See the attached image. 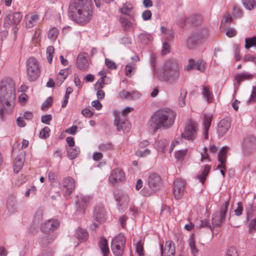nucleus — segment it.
I'll use <instances>...</instances> for the list:
<instances>
[{
  "mask_svg": "<svg viewBox=\"0 0 256 256\" xmlns=\"http://www.w3.org/2000/svg\"><path fill=\"white\" fill-rule=\"evenodd\" d=\"M68 15L74 22L84 26L92 19V10L90 5L84 0H74L69 4Z\"/></svg>",
  "mask_w": 256,
  "mask_h": 256,
  "instance_id": "obj_1",
  "label": "nucleus"
},
{
  "mask_svg": "<svg viewBox=\"0 0 256 256\" xmlns=\"http://www.w3.org/2000/svg\"><path fill=\"white\" fill-rule=\"evenodd\" d=\"M176 114L168 108L160 109L156 112L148 122L149 130L156 132L160 128H167L174 124Z\"/></svg>",
  "mask_w": 256,
  "mask_h": 256,
  "instance_id": "obj_2",
  "label": "nucleus"
},
{
  "mask_svg": "<svg viewBox=\"0 0 256 256\" xmlns=\"http://www.w3.org/2000/svg\"><path fill=\"white\" fill-rule=\"evenodd\" d=\"M15 99V86L10 80H4L0 82V103L2 105L0 109V117L4 118L5 112H10L14 104Z\"/></svg>",
  "mask_w": 256,
  "mask_h": 256,
  "instance_id": "obj_3",
  "label": "nucleus"
},
{
  "mask_svg": "<svg viewBox=\"0 0 256 256\" xmlns=\"http://www.w3.org/2000/svg\"><path fill=\"white\" fill-rule=\"evenodd\" d=\"M179 66L176 60H169L164 62L163 69L158 72V77L161 81L172 82L179 77Z\"/></svg>",
  "mask_w": 256,
  "mask_h": 256,
  "instance_id": "obj_4",
  "label": "nucleus"
},
{
  "mask_svg": "<svg viewBox=\"0 0 256 256\" xmlns=\"http://www.w3.org/2000/svg\"><path fill=\"white\" fill-rule=\"evenodd\" d=\"M26 72L28 80L31 82L36 80L40 76V69L38 60L30 57L26 62Z\"/></svg>",
  "mask_w": 256,
  "mask_h": 256,
  "instance_id": "obj_5",
  "label": "nucleus"
},
{
  "mask_svg": "<svg viewBox=\"0 0 256 256\" xmlns=\"http://www.w3.org/2000/svg\"><path fill=\"white\" fill-rule=\"evenodd\" d=\"M198 130V124L193 120H189L185 125L184 132L182 133L181 136L188 140H194Z\"/></svg>",
  "mask_w": 256,
  "mask_h": 256,
  "instance_id": "obj_6",
  "label": "nucleus"
},
{
  "mask_svg": "<svg viewBox=\"0 0 256 256\" xmlns=\"http://www.w3.org/2000/svg\"><path fill=\"white\" fill-rule=\"evenodd\" d=\"M126 238L124 236L119 234L112 241L111 248L113 254L116 256H121L124 253Z\"/></svg>",
  "mask_w": 256,
  "mask_h": 256,
  "instance_id": "obj_7",
  "label": "nucleus"
},
{
  "mask_svg": "<svg viewBox=\"0 0 256 256\" xmlns=\"http://www.w3.org/2000/svg\"><path fill=\"white\" fill-rule=\"evenodd\" d=\"M186 187V181L181 177L176 178L173 182V194L176 200L181 199Z\"/></svg>",
  "mask_w": 256,
  "mask_h": 256,
  "instance_id": "obj_8",
  "label": "nucleus"
},
{
  "mask_svg": "<svg viewBox=\"0 0 256 256\" xmlns=\"http://www.w3.org/2000/svg\"><path fill=\"white\" fill-rule=\"evenodd\" d=\"M228 203L226 202L222 207L220 212H216L212 216L213 228L220 226L225 219V216L228 210Z\"/></svg>",
  "mask_w": 256,
  "mask_h": 256,
  "instance_id": "obj_9",
  "label": "nucleus"
},
{
  "mask_svg": "<svg viewBox=\"0 0 256 256\" xmlns=\"http://www.w3.org/2000/svg\"><path fill=\"white\" fill-rule=\"evenodd\" d=\"M64 192V196L68 199L75 187V181L72 177H66L62 182Z\"/></svg>",
  "mask_w": 256,
  "mask_h": 256,
  "instance_id": "obj_10",
  "label": "nucleus"
},
{
  "mask_svg": "<svg viewBox=\"0 0 256 256\" xmlns=\"http://www.w3.org/2000/svg\"><path fill=\"white\" fill-rule=\"evenodd\" d=\"M114 124L118 132H128L130 130V124L126 120V118H121L119 115L116 116Z\"/></svg>",
  "mask_w": 256,
  "mask_h": 256,
  "instance_id": "obj_11",
  "label": "nucleus"
},
{
  "mask_svg": "<svg viewBox=\"0 0 256 256\" xmlns=\"http://www.w3.org/2000/svg\"><path fill=\"white\" fill-rule=\"evenodd\" d=\"M76 64L78 68L80 70H87L89 66L88 54L85 52L80 54L77 58Z\"/></svg>",
  "mask_w": 256,
  "mask_h": 256,
  "instance_id": "obj_12",
  "label": "nucleus"
},
{
  "mask_svg": "<svg viewBox=\"0 0 256 256\" xmlns=\"http://www.w3.org/2000/svg\"><path fill=\"white\" fill-rule=\"evenodd\" d=\"M230 127V122L228 118L222 120L218 123L217 132L219 137L225 134Z\"/></svg>",
  "mask_w": 256,
  "mask_h": 256,
  "instance_id": "obj_13",
  "label": "nucleus"
},
{
  "mask_svg": "<svg viewBox=\"0 0 256 256\" xmlns=\"http://www.w3.org/2000/svg\"><path fill=\"white\" fill-rule=\"evenodd\" d=\"M160 250L162 256H174L175 254V246L172 240L166 242L164 250L161 244Z\"/></svg>",
  "mask_w": 256,
  "mask_h": 256,
  "instance_id": "obj_14",
  "label": "nucleus"
},
{
  "mask_svg": "<svg viewBox=\"0 0 256 256\" xmlns=\"http://www.w3.org/2000/svg\"><path fill=\"white\" fill-rule=\"evenodd\" d=\"M60 222L56 220H49L42 224L41 230L44 232H49L54 230L58 227Z\"/></svg>",
  "mask_w": 256,
  "mask_h": 256,
  "instance_id": "obj_15",
  "label": "nucleus"
},
{
  "mask_svg": "<svg viewBox=\"0 0 256 256\" xmlns=\"http://www.w3.org/2000/svg\"><path fill=\"white\" fill-rule=\"evenodd\" d=\"M203 38L202 34L198 32L190 35L186 40V46L190 48H194Z\"/></svg>",
  "mask_w": 256,
  "mask_h": 256,
  "instance_id": "obj_16",
  "label": "nucleus"
},
{
  "mask_svg": "<svg viewBox=\"0 0 256 256\" xmlns=\"http://www.w3.org/2000/svg\"><path fill=\"white\" fill-rule=\"evenodd\" d=\"M212 116L211 114H204L202 120L203 122V134L205 139L208 138V132L210 126Z\"/></svg>",
  "mask_w": 256,
  "mask_h": 256,
  "instance_id": "obj_17",
  "label": "nucleus"
},
{
  "mask_svg": "<svg viewBox=\"0 0 256 256\" xmlns=\"http://www.w3.org/2000/svg\"><path fill=\"white\" fill-rule=\"evenodd\" d=\"M244 211L246 215V222H248L252 218L256 212V206L253 203L249 202L244 205Z\"/></svg>",
  "mask_w": 256,
  "mask_h": 256,
  "instance_id": "obj_18",
  "label": "nucleus"
},
{
  "mask_svg": "<svg viewBox=\"0 0 256 256\" xmlns=\"http://www.w3.org/2000/svg\"><path fill=\"white\" fill-rule=\"evenodd\" d=\"M94 216L96 221L100 222H104L106 220L105 209L103 207L96 208Z\"/></svg>",
  "mask_w": 256,
  "mask_h": 256,
  "instance_id": "obj_19",
  "label": "nucleus"
},
{
  "mask_svg": "<svg viewBox=\"0 0 256 256\" xmlns=\"http://www.w3.org/2000/svg\"><path fill=\"white\" fill-rule=\"evenodd\" d=\"M24 162V157L23 154L18 156L14 161V171L16 174L18 173L22 168Z\"/></svg>",
  "mask_w": 256,
  "mask_h": 256,
  "instance_id": "obj_20",
  "label": "nucleus"
},
{
  "mask_svg": "<svg viewBox=\"0 0 256 256\" xmlns=\"http://www.w3.org/2000/svg\"><path fill=\"white\" fill-rule=\"evenodd\" d=\"M39 16L37 14H32V15H27L25 17L26 24V27L31 28L36 25L38 22Z\"/></svg>",
  "mask_w": 256,
  "mask_h": 256,
  "instance_id": "obj_21",
  "label": "nucleus"
},
{
  "mask_svg": "<svg viewBox=\"0 0 256 256\" xmlns=\"http://www.w3.org/2000/svg\"><path fill=\"white\" fill-rule=\"evenodd\" d=\"M228 149V146H223L218 153V160L219 162V164H218V166L219 168L222 167L224 164H226V152Z\"/></svg>",
  "mask_w": 256,
  "mask_h": 256,
  "instance_id": "obj_22",
  "label": "nucleus"
},
{
  "mask_svg": "<svg viewBox=\"0 0 256 256\" xmlns=\"http://www.w3.org/2000/svg\"><path fill=\"white\" fill-rule=\"evenodd\" d=\"M91 198L88 196H80L76 204L80 210H84L89 204Z\"/></svg>",
  "mask_w": 256,
  "mask_h": 256,
  "instance_id": "obj_23",
  "label": "nucleus"
},
{
  "mask_svg": "<svg viewBox=\"0 0 256 256\" xmlns=\"http://www.w3.org/2000/svg\"><path fill=\"white\" fill-rule=\"evenodd\" d=\"M133 6L130 2H126L123 4L122 6L119 9V11L123 14L129 16L133 19V16L130 14V12L133 10Z\"/></svg>",
  "mask_w": 256,
  "mask_h": 256,
  "instance_id": "obj_24",
  "label": "nucleus"
},
{
  "mask_svg": "<svg viewBox=\"0 0 256 256\" xmlns=\"http://www.w3.org/2000/svg\"><path fill=\"white\" fill-rule=\"evenodd\" d=\"M116 200L118 202L120 206L126 207L129 201V198L127 194H122L120 196H116Z\"/></svg>",
  "mask_w": 256,
  "mask_h": 256,
  "instance_id": "obj_25",
  "label": "nucleus"
},
{
  "mask_svg": "<svg viewBox=\"0 0 256 256\" xmlns=\"http://www.w3.org/2000/svg\"><path fill=\"white\" fill-rule=\"evenodd\" d=\"M136 92H127L122 90L120 92L118 96L122 98L132 100L136 97Z\"/></svg>",
  "mask_w": 256,
  "mask_h": 256,
  "instance_id": "obj_26",
  "label": "nucleus"
},
{
  "mask_svg": "<svg viewBox=\"0 0 256 256\" xmlns=\"http://www.w3.org/2000/svg\"><path fill=\"white\" fill-rule=\"evenodd\" d=\"M99 247L103 254V256H107L109 253V248L108 241L106 239L102 238L99 242Z\"/></svg>",
  "mask_w": 256,
  "mask_h": 256,
  "instance_id": "obj_27",
  "label": "nucleus"
},
{
  "mask_svg": "<svg viewBox=\"0 0 256 256\" xmlns=\"http://www.w3.org/2000/svg\"><path fill=\"white\" fill-rule=\"evenodd\" d=\"M88 236V233L85 230L81 228L76 230V236L80 242H84L87 240Z\"/></svg>",
  "mask_w": 256,
  "mask_h": 256,
  "instance_id": "obj_28",
  "label": "nucleus"
},
{
  "mask_svg": "<svg viewBox=\"0 0 256 256\" xmlns=\"http://www.w3.org/2000/svg\"><path fill=\"white\" fill-rule=\"evenodd\" d=\"M58 34L59 32L56 28L54 27L52 28L48 32V38L50 40L54 42L57 38Z\"/></svg>",
  "mask_w": 256,
  "mask_h": 256,
  "instance_id": "obj_29",
  "label": "nucleus"
},
{
  "mask_svg": "<svg viewBox=\"0 0 256 256\" xmlns=\"http://www.w3.org/2000/svg\"><path fill=\"white\" fill-rule=\"evenodd\" d=\"M7 208L10 212H14L16 208V198L11 197L8 198L7 202Z\"/></svg>",
  "mask_w": 256,
  "mask_h": 256,
  "instance_id": "obj_30",
  "label": "nucleus"
},
{
  "mask_svg": "<svg viewBox=\"0 0 256 256\" xmlns=\"http://www.w3.org/2000/svg\"><path fill=\"white\" fill-rule=\"evenodd\" d=\"M80 153V149L78 148H74L70 147L68 149V158L71 159H74Z\"/></svg>",
  "mask_w": 256,
  "mask_h": 256,
  "instance_id": "obj_31",
  "label": "nucleus"
},
{
  "mask_svg": "<svg viewBox=\"0 0 256 256\" xmlns=\"http://www.w3.org/2000/svg\"><path fill=\"white\" fill-rule=\"evenodd\" d=\"M202 94L203 96L206 100L208 103H210L212 102V94L210 93L209 88L207 86L202 88Z\"/></svg>",
  "mask_w": 256,
  "mask_h": 256,
  "instance_id": "obj_32",
  "label": "nucleus"
},
{
  "mask_svg": "<svg viewBox=\"0 0 256 256\" xmlns=\"http://www.w3.org/2000/svg\"><path fill=\"white\" fill-rule=\"evenodd\" d=\"M160 180V177H148V186L152 188L158 186Z\"/></svg>",
  "mask_w": 256,
  "mask_h": 256,
  "instance_id": "obj_33",
  "label": "nucleus"
},
{
  "mask_svg": "<svg viewBox=\"0 0 256 256\" xmlns=\"http://www.w3.org/2000/svg\"><path fill=\"white\" fill-rule=\"evenodd\" d=\"M54 49L52 46H48L46 50V55L48 62L49 64H52L54 56Z\"/></svg>",
  "mask_w": 256,
  "mask_h": 256,
  "instance_id": "obj_34",
  "label": "nucleus"
},
{
  "mask_svg": "<svg viewBox=\"0 0 256 256\" xmlns=\"http://www.w3.org/2000/svg\"><path fill=\"white\" fill-rule=\"evenodd\" d=\"M242 4L248 10H251L256 6V1L255 0H242Z\"/></svg>",
  "mask_w": 256,
  "mask_h": 256,
  "instance_id": "obj_35",
  "label": "nucleus"
},
{
  "mask_svg": "<svg viewBox=\"0 0 256 256\" xmlns=\"http://www.w3.org/2000/svg\"><path fill=\"white\" fill-rule=\"evenodd\" d=\"M189 246L192 254L196 256L198 252V250L196 247L195 242L192 235L190 236L189 239Z\"/></svg>",
  "mask_w": 256,
  "mask_h": 256,
  "instance_id": "obj_36",
  "label": "nucleus"
},
{
  "mask_svg": "<svg viewBox=\"0 0 256 256\" xmlns=\"http://www.w3.org/2000/svg\"><path fill=\"white\" fill-rule=\"evenodd\" d=\"M150 153V150L148 148H138L136 152V155L139 157H144L148 156Z\"/></svg>",
  "mask_w": 256,
  "mask_h": 256,
  "instance_id": "obj_37",
  "label": "nucleus"
},
{
  "mask_svg": "<svg viewBox=\"0 0 256 256\" xmlns=\"http://www.w3.org/2000/svg\"><path fill=\"white\" fill-rule=\"evenodd\" d=\"M252 75L248 74H238L236 76L235 78L238 84H240L242 81L244 80H248L252 78Z\"/></svg>",
  "mask_w": 256,
  "mask_h": 256,
  "instance_id": "obj_38",
  "label": "nucleus"
},
{
  "mask_svg": "<svg viewBox=\"0 0 256 256\" xmlns=\"http://www.w3.org/2000/svg\"><path fill=\"white\" fill-rule=\"evenodd\" d=\"M252 46H256V36L250 38H246L245 40L246 48H248Z\"/></svg>",
  "mask_w": 256,
  "mask_h": 256,
  "instance_id": "obj_39",
  "label": "nucleus"
},
{
  "mask_svg": "<svg viewBox=\"0 0 256 256\" xmlns=\"http://www.w3.org/2000/svg\"><path fill=\"white\" fill-rule=\"evenodd\" d=\"M22 14L20 12H16L12 14V24L14 25L18 24L21 20Z\"/></svg>",
  "mask_w": 256,
  "mask_h": 256,
  "instance_id": "obj_40",
  "label": "nucleus"
},
{
  "mask_svg": "<svg viewBox=\"0 0 256 256\" xmlns=\"http://www.w3.org/2000/svg\"><path fill=\"white\" fill-rule=\"evenodd\" d=\"M120 20L122 26L126 29L130 28L132 26V22L124 17L120 16Z\"/></svg>",
  "mask_w": 256,
  "mask_h": 256,
  "instance_id": "obj_41",
  "label": "nucleus"
},
{
  "mask_svg": "<svg viewBox=\"0 0 256 256\" xmlns=\"http://www.w3.org/2000/svg\"><path fill=\"white\" fill-rule=\"evenodd\" d=\"M82 114L86 117L90 118L93 116L94 111L92 108H86L82 110Z\"/></svg>",
  "mask_w": 256,
  "mask_h": 256,
  "instance_id": "obj_42",
  "label": "nucleus"
},
{
  "mask_svg": "<svg viewBox=\"0 0 256 256\" xmlns=\"http://www.w3.org/2000/svg\"><path fill=\"white\" fill-rule=\"evenodd\" d=\"M13 24L11 20L10 14H7L4 18V22L3 26L6 29H8L11 24Z\"/></svg>",
  "mask_w": 256,
  "mask_h": 256,
  "instance_id": "obj_43",
  "label": "nucleus"
},
{
  "mask_svg": "<svg viewBox=\"0 0 256 256\" xmlns=\"http://www.w3.org/2000/svg\"><path fill=\"white\" fill-rule=\"evenodd\" d=\"M187 94V91L186 90H182L180 91V97L179 100V104L180 106L184 107L186 105L185 98Z\"/></svg>",
  "mask_w": 256,
  "mask_h": 256,
  "instance_id": "obj_44",
  "label": "nucleus"
},
{
  "mask_svg": "<svg viewBox=\"0 0 256 256\" xmlns=\"http://www.w3.org/2000/svg\"><path fill=\"white\" fill-rule=\"evenodd\" d=\"M186 154L187 150H178L175 154L176 158L178 160H183Z\"/></svg>",
  "mask_w": 256,
  "mask_h": 256,
  "instance_id": "obj_45",
  "label": "nucleus"
},
{
  "mask_svg": "<svg viewBox=\"0 0 256 256\" xmlns=\"http://www.w3.org/2000/svg\"><path fill=\"white\" fill-rule=\"evenodd\" d=\"M136 68V66L134 64H129L126 66V74L127 76L130 77L132 76V72L133 70Z\"/></svg>",
  "mask_w": 256,
  "mask_h": 256,
  "instance_id": "obj_46",
  "label": "nucleus"
},
{
  "mask_svg": "<svg viewBox=\"0 0 256 256\" xmlns=\"http://www.w3.org/2000/svg\"><path fill=\"white\" fill-rule=\"evenodd\" d=\"M136 252L139 256H142L144 255L143 250V243L142 242L141 240H139L136 244Z\"/></svg>",
  "mask_w": 256,
  "mask_h": 256,
  "instance_id": "obj_47",
  "label": "nucleus"
},
{
  "mask_svg": "<svg viewBox=\"0 0 256 256\" xmlns=\"http://www.w3.org/2000/svg\"><path fill=\"white\" fill-rule=\"evenodd\" d=\"M201 158L200 161L203 162L204 160H206L208 162H210V159L208 156V154L207 153V148L204 146L203 148V150L202 152L200 154Z\"/></svg>",
  "mask_w": 256,
  "mask_h": 256,
  "instance_id": "obj_48",
  "label": "nucleus"
},
{
  "mask_svg": "<svg viewBox=\"0 0 256 256\" xmlns=\"http://www.w3.org/2000/svg\"><path fill=\"white\" fill-rule=\"evenodd\" d=\"M52 102V98L51 96L48 97L46 100L42 103V108L45 110L50 108Z\"/></svg>",
  "mask_w": 256,
  "mask_h": 256,
  "instance_id": "obj_49",
  "label": "nucleus"
},
{
  "mask_svg": "<svg viewBox=\"0 0 256 256\" xmlns=\"http://www.w3.org/2000/svg\"><path fill=\"white\" fill-rule=\"evenodd\" d=\"M205 62L203 60H200L195 64L194 68L202 72L205 70Z\"/></svg>",
  "mask_w": 256,
  "mask_h": 256,
  "instance_id": "obj_50",
  "label": "nucleus"
},
{
  "mask_svg": "<svg viewBox=\"0 0 256 256\" xmlns=\"http://www.w3.org/2000/svg\"><path fill=\"white\" fill-rule=\"evenodd\" d=\"M256 87L252 86L251 94L248 100L247 101V104H249L252 102H254L256 101Z\"/></svg>",
  "mask_w": 256,
  "mask_h": 256,
  "instance_id": "obj_51",
  "label": "nucleus"
},
{
  "mask_svg": "<svg viewBox=\"0 0 256 256\" xmlns=\"http://www.w3.org/2000/svg\"><path fill=\"white\" fill-rule=\"evenodd\" d=\"M50 129L48 127H44L40 132V138H46L49 136V132Z\"/></svg>",
  "mask_w": 256,
  "mask_h": 256,
  "instance_id": "obj_52",
  "label": "nucleus"
},
{
  "mask_svg": "<svg viewBox=\"0 0 256 256\" xmlns=\"http://www.w3.org/2000/svg\"><path fill=\"white\" fill-rule=\"evenodd\" d=\"M186 18L184 16H178L176 18V24L180 26H184L186 23Z\"/></svg>",
  "mask_w": 256,
  "mask_h": 256,
  "instance_id": "obj_53",
  "label": "nucleus"
},
{
  "mask_svg": "<svg viewBox=\"0 0 256 256\" xmlns=\"http://www.w3.org/2000/svg\"><path fill=\"white\" fill-rule=\"evenodd\" d=\"M199 228H208L210 229L212 232L214 229L213 227L210 226L209 221L206 219H204L200 221V224L199 226Z\"/></svg>",
  "mask_w": 256,
  "mask_h": 256,
  "instance_id": "obj_54",
  "label": "nucleus"
},
{
  "mask_svg": "<svg viewBox=\"0 0 256 256\" xmlns=\"http://www.w3.org/2000/svg\"><path fill=\"white\" fill-rule=\"evenodd\" d=\"M67 75L65 74V70H62L58 76V80H59V85H60L66 78Z\"/></svg>",
  "mask_w": 256,
  "mask_h": 256,
  "instance_id": "obj_55",
  "label": "nucleus"
},
{
  "mask_svg": "<svg viewBox=\"0 0 256 256\" xmlns=\"http://www.w3.org/2000/svg\"><path fill=\"white\" fill-rule=\"evenodd\" d=\"M192 22L195 25L200 24L202 22L201 16L198 15L193 16L191 17Z\"/></svg>",
  "mask_w": 256,
  "mask_h": 256,
  "instance_id": "obj_56",
  "label": "nucleus"
},
{
  "mask_svg": "<svg viewBox=\"0 0 256 256\" xmlns=\"http://www.w3.org/2000/svg\"><path fill=\"white\" fill-rule=\"evenodd\" d=\"M170 51V46L166 42H164L162 45V55H166L167 54L169 53Z\"/></svg>",
  "mask_w": 256,
  "mask_h": 256,
  "instance_id": "obj_57",
  "label": "nucleus"
},
{
  "mask_svg": "<svg viewBox=\"0 0 256 256\" xmlns=\"http://www.w3.org/2000/svg\"><path fill=\"white\" fill-rule=\"evenodd\" d=\"M226 256H238L236 248L234 247L230 248L226 252Z\"/></svg>",
  "mask_w": 256,
  "mask_h": 256,
  "instance_id": "obj_58",
  "label": "nucleus"
},
{
  "mask_svg": "<svg viewBox=\"0 0 256 256\" xmlns=\"http://www.w3.org/2000/svg\"><path fill=\"white\" fill-rule=\"evenodd\" d=\"M210 170V166L206 164L202 167V175L200 176H207Z\"/></svg>",
  "mask_w": 256,
  "mask_h": 256,
  "instance_id": "obj_59",
  "label": "nucleus"
},
{
  "mask_svg": "<svg viewBox=\"0 0 256 256\" xmlns=\"http://www.w3.org/2000/svg\"><path fill=\"white\" fill-rule=\"evenodd\" d=\"M238 207L234 210L235 214L236 216H240L242 214V212L243 210V206L241 202H238L237 204Z\"/></svg>",
  "mask_w": 256,
  "mask_h": 256,
  "instance_id": "obj_60",
  "label": "nucleus"
},
{
  "mask_svg": "<svg viewBox=\"0 0 256 256\" xmlns=\"http://www.w3.org/2000/svg\"><path fill=\"white\" fill-rule=\"evenodd\" d=\"M52 119V116L50 114L42 116L41 118L42 122L47 124H50V122Z\"/></svg>",
  "mask_w": 256,
  "mask_h": 256,
  "instance_id": "obj_61",
  "label": "nucleus"
},
{
  "mask_svg": "<svg viewBox=\"0 0 256 256\" xmlns=\"http://www.w3.org/2000/svg\"><path fill=\"white\" fill-rule=\"evenodd\" d=\"M140 193L144 196L148 197L151 196L152 192L149 188L144 187L141 190Z\"/></svg>",
  "mask_w": 256,
  "mask_h": 256,
  "instance_id": "obj_62",
  "label": "nucleus"
},
{
  "mask_svg": "<svg viewBox=\"0 0 256 256\" xmlns=\"http://www.w3.org/2000/svg\"><path fill=\"white\" fill-rule=\"evenodd\" d=\"M152 17V12L150 10H146L142 14V18L144 20H147L150 19Z\"/></svg>",
  "mask_w": 256,
  "mask_h": 256,
  "instance_id": "obj_63",
  "label": "nucleus"
},
{
  "mask_svg": "<svg viewBox=\"0 0 256 256\" xmlns=\"http://www.w3.org/2000/svg\"><path fill=\"white\" fill-rule=\"evenodd\" d=\"M105 63L107 67L110 69L116 68V64L112 60H110L108 58L105 60Z\"/></svg>",
  "mask_w": 256,
  "mask_h": 256,
  "instance_id": "obj_64",
  "label": "nucleus"
}]
</instances>
